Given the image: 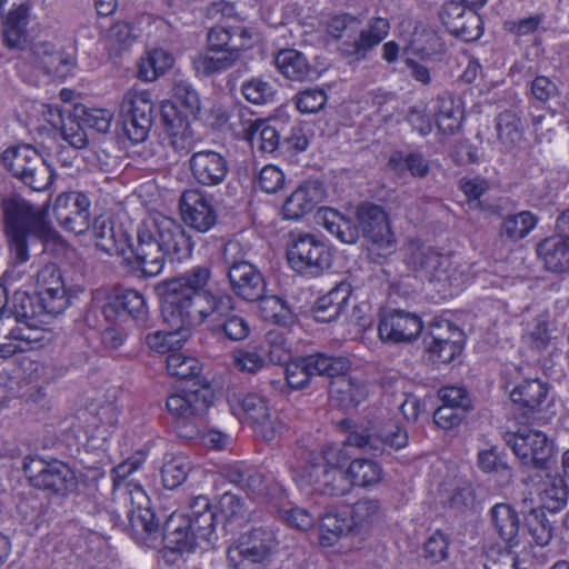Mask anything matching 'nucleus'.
<instances>
[{
  "mask_svg": "<svg viewBox=\"0 0 569 569\" xmlns=\"http://www.w3.org/2000/svg\"><path fill=\"white\" fill-rule=\"evenodd\" d=\"M136 469L134 463L124 462L113 469V501L123 502L132 538L140 545L156 547L162 537L167 547L178 551H192L200 541L211 542L216 529V513L204 512L192 519L177 522L172 515L163 529L150 508V500L141 486L127 481L126 477Z\"/></svg>",
  "mask_w": 569,
  "mask_h": 569,
  "instance_id": "nucleus-1",
  "label": "nucleus"
},
{
  "mask_svg": "<svg viewBox=\"0 0 569 569\" xmlns=\"http://www.w3.org/2000/svg\"><path fill=\"white\" fill-rule=\"evenodd\" d=\"M194 243L184 228L159 212L142 219L136 228L132 254L143 277L161 273L167 260L181 262L192 256Z\"/></svg>",
  "mask_w": 569,
  "mask_h": 569,
  "instance_id": "nucleus-2",
  "label": "nucleus"
},
{
  "mask_svg": "<svg viewBox=\"0 0 569 569\" xmlns=\"http://www.w3.org/2000/svg\"><path fill=\"white\" fill-rule=\"evenodd\" d=\"M4 222V233L13 264H22L29 260V246L47 242L58 238L57 231L47 219L44 207L12 197L1 203Z\"/></svg>",
  "mask_w": 569,
  "mask_h": 569,
  "instance_id": "nucleus-3",
  "label": "nucleus"
},
{
  "mask_svg": "<svg viewBox=\"0 0 569 569\" xmlns=\"http://www.w3.org/2000/svg\"><path fill=\"white\" fill-rule=\"evenodd\" d=\"M258 31L244 24H217L207 33V52L193 59L197 73L211 76L223 72L240 59L241 52L259 42Z\"/></svg>",
  "mask_w": 569,
  "mask_h": 569,
  "instance_id": "nucleus-4",
  "label": "nucleus"
},
{
  "mask_svg": "<svg viewBox=\"0 0 569 569\" xmlns=\"http://www.w3.org/2000/svg\"><path fill=\"white\" fill-rule=\"evenodd\" d=\"M279 549L276 530L260 525L242 532L227 549L230 569H267Z\"/></svg>",
  "mask_w": 569,
  "mask_h": 569,
  "instance_id": "nucleus-5",
  "label": "nucleus"
},
{
  "mask_svg": "<svg viewBox=\"0 0 569 569\" xmlns=\"http://www.w3.org/2000/svg\"><path fill=\"white\" fill-rule=\"evenodd\" d=\"M211 278V269L206 266H197L178 278L162 283L161 316L169 325L178 319L196 299L209 291L207 286Z\"/></svg>",
  "mask_w": 569,
  "mask_h": 569,
  "instance_id": "nucleus-6",
  "label": "nucleus"
},
{
  "mask_svg": "<svg viewBox=\"0 0 569 569\" xmlns=\"http://www.w3.org/2000/svg\"><path fill=\"white\" fill-rule=\"evenodd\" d=\"M29 483L50 496L64 497L77 488V477L66 462L40 456H27L22 463Z\"/></svg>",
  "mask_w": 569,
  "mask_h": 569,
  "instance_id": "nucleus-7",
  "label": "nucleus"
},
{
  "mask_svg": "<svg viewBox=\"0 0 569 569\" xmlns=\"http://www.w3.org/2000/svg\"><path fill=\"white\" fill-rule=\"evenodd\" d=\"M406 250L407 266L427 280L446 282L455 288L463 284V273L452 266L448 256L418 241L409 242Z\"/></svg>",
  "mask_w": 569,
  "mask_h": 569,
  "instance_id": "nucleus-8",
  "label": "nucleus"
},
{
  "mask_svg": "<svg viewBox=\"0 0 569 569\" xmlns=\"http://www.w3.org/2000/svg\"><path fill=\"white\" fill-rule=\"evenodd\" d=\"M2 161L13 177L34 191H42L53 182V171L41 154L31 146L7 149Z\"/></svg>",
  "mask_w": 569,
  "mask_h": 569,
  "instance_id": "nucleus-9",
  "label": "nucleus"
},
{
  "mask_svg": "<svg viewBox=\"0 0 569 569\" xmlns=\"http://www.w3.org/2000/svg\"><path fill=\"white\" fill-rule=\"evenodd\" d=\"M350 361L346 357L316 352L303 357H296L286 363L284 376L293 390L307 388L313 377L335 376L343 369H350Z\"/></svg>",
  "mask_w": 569,
  "mask_h": 569,
  "instance_id": "nucleus-10",
  "label": "nucleus"
},
{
  "mask_svg": "<svg viewBox=\"0 0 569 569\" xmlns=\"http://www.w3.org/2000/svg\"><path fill=\"white\" fill-rule=\"evenodd\" d=\"M153 101L144 90L129 89L122 97L119 118L124 136L133 143L143 142L152 126Z\"/></svg>",
  "mask_w": 569,
  "mask_h": 569,
  "instance_id": "nucleus-11",
  "label": "nucleus"
},
{
  "mask_svg": "<svg viewBox=\"0 0 569 569\" xmlns=\"http://www.w3.org/2000/svg\"><path fill=\"white\" fill-rule=\"evenodd\" d=\"M234 309L236 301L231 295L209 290L199 296L192 306L168 326L174 329H192L206 321L217 326Z\"/></svg>",
  "mask_w": 569,
  "mask_h": 569,
  "instance_id": "nucleus-12",
  "label": "nucleus"
},
{
  "mask_svg": "<svg viewBox=\"0 0 569 569\" xmlns=\"http://www.w3.org/2000/svg\"><path fill=\"white\" fill-rule=\"evenodd\" d=\"M293 481L300 487H310L322 496L343 497L352 490L347 469L321 468V465H298L290 467Z\"/></svg>",
  "mask_w": 569,
  "mask_h": 569,
  "instance_id": "nucleus-13",
  "label": "nucleus"
},
{
  "mask_svg": "<svg viewBox=\"0 0 569 569\" xmlns=\"http://www.w3.org/2000/svg\"><path fill=\"white\" fill-rule=\"evenodd\" d=\"M348 443L372 456L390 455L408 445V432L396 422H387L379 428H361L350 432Z\"/></svg>",
  "mask_w": 569,
  "mask_h": 569,
  "instance_id": "nucleus-14",
  "label": "nucleus"
},
{
  "mask_svg": "<svg viewBox=\"0 0 569 569\" xmlns=\"http://www.w3.org/2000/svg\"><path fill=\"white\" fill-rule=\"evenodd\" d=\"M288 261L297 272L318 277L331 267V253L313 234H300L288 250Z\"/></svg>",
  "mask_w": 569,
  "mask_h": 569,
  "instance_id": "nucleus-15",
  "label": "nucleus"
},
{
  "mask_svg": "<svg viewBox=\"0 0 569 569\" xmlns=\"http://www.w3.org/2000/svg\"><path fill=\"white\" fill-rule=\"evenodd\" d=\"M506 442L521 463L527 467L543 470L552 457V442L541 431L525 430L508 433Z\"/></svg>",
  "mask_w": 569,
  "mask_h": 569,
  "instance_id": "nucleus-16",
  "label": "nucleus"
},
{
  "mask_svg": "<svg viewBox=\"0 0 569 569\" xmlns=\"http://www.w3.org/2000/svg\"><path fill=\"white\" fill-rule=\"evenodd\" d=\"M423 343L435 361L450 363L463 349V332L448 320H437L429 325Z\"/></svg>",
  "mask_w": 569,
  "mask_h": 569,
  "instance_id": "nucleus-17",
  "label": "nucleus"
},
{
  "mask_svg": "<svg viewBox=\"0 0 569 569\" xmlns=\"http://www.w3.org/2000/svg\"><path fill=\"white\" fill-rule=\"evenodd\" d=\"M91 201L79 191L62 192L54 199L53 216L59 226L76 234L84 233L90 227Z\"/></svg>",
  "mask_w": 569,
  "mask_h": 569,
  "instance_id": "nucleus-18",
  "label": "nucleus"
},
{
  "mask_svg": "<svg viewBox=\"0 0 569 569\" xmlns=\"http://www.w3.org/2000/svg\"><path fill=\"white\" fill-rule=\"evenodd\" d=\"M356 216L363 237L378 250L391 252L396 246V238L385 209L371 202H362L358 206Z\"/></svg>",
  "mask_w": 569,
  "mask_h": 569,
  "instance_id": "nucleus-19",
  "label": "nucleus"
},
{
  "mask_svg": "<svg viewBox=\"0 0 569 569\" xmlns=\"http://www.w3.org/2000/svg\"><path fill=\"white\" fill-rule=\"evenodd\" d=\"M100 312L109 322H122L126 317H130L138 327L148 326L149 311L146 299L142 293L137 290H123L109 298L100 307Z\"/></svg>",
  "mask_w": 569,
  "mask_h": 569,
  "instance_id": "nucleus-20",
  "label": "nucleus"
},
{
  "mask_svg": "<svg viewBox=\"0 0 569 569\" xmlns=\"http://www.w3.org/2000/svg\"><path fill=\"white\" fill-rule=\"evenodd\" d=\"M188 167L193 181L202 187L220 186L230 171L227 156L210 149L193 151Z\"/></svg>",
  "mask_w": 569,
  "mask_h": 569,
  "instance_id": "nucleus-21",
  "label": "nucleus"
},
{
  "mask_svg": "<svg viewBox=\"0 0 569 569\" xmlns=\"http://www.w3.org/2000/svg\"><path fill=\"white\" fill-rule=\"evenodd\" d=\"M439 18L446 29L455 37L469 42L482 34L481 17L463 4L450 1L441 7Z\"/></svg>",
  "mask_w": 569,
  "mask_h": 569,
  "instance_id": "nucleus-22",
  "label": "nucleus"
},
{
  "mask_svg": "<svg viewBox=\"0 0 569 569\" xmlns=\"http://www.w3.org/2000/svg\"><path fill=\"white\" fill-rule=\"evenodd\" d=\"M422 328L423 323L418 315L395 309L380 318L378 332L385 342L407 343L418 338Z\"/></svg>",
  "mask_w": 569,
  "mask_h": 569,
  "instance_id": "nucleus-23",
  "label": "nucleus"
},
{
  "mask_svg": "<svg viewBox=\"0 0 569 569\" xmlns=\"http://www.w3.org/2000/svg\"><path fill=\"white\" fill-rule=\"evenodd\" d=\"M180 209L183 222L199 232H207L217 223L211 198L198 189H189L181 194Z\"/></svg>",
  "mask_w": 569,
  "mask_h": 569,
  "instance_id": "nucleus-24",
  "label": "nucleus"
},
{
  "mask_svg": "<svg viewBox=\"0 0 569 569\" xmlns=\"http://www.w3.org/2000/svg\"><path fill=\"white\" fill-rule=\"evenodd\" d=\"M28 59L36 69L59 79L68 77L74 67L70 54L48 41L33 43L28 51Z\"/></svg>",
  "mask_w": 569,
  "mask_h": 569,
  "instance_id": "nucleus-25",
  "label": "nucleus"
},
{
  "mask_svg": "<svg viewBox=\"0 0 569 569\" xmlns=\"http://www.w3.org/2000/svg\"><path fill=\"white\" fill-rule=\"evenodd\" d=\"M390 22L387 18L373 17L360 30L355 40L342 41L339 51L345 57L363 60L368 53L379 46L389 34Z\"/></svg>",
  "mask_w": 569,
  "mask_h": 569,
  "instance_id": "nucleus-26",
  "label": "nucleus"
},
{
  "mask_svg": "<svg viewBox=\"0 0 569 569\" xmlns=\"http://www.w3.org/2000/svg\"><path fill=\"white\" fill-rule=\"evenodd\" d=\"M210 390L208 387L198 389H186L174 393L167 399V409L176 418V421L183 419H200L209 407Z\"/></svg>",
  "mask_w": 569,
  "mask_h": 569,
  "instance_id": "nucleus-27",
  "label": "nucleus"
},
{
  "mask_svg": "<svg viewBox=\"0 0 569 569\" xmlns=\"http://www.w3.org/2000/svg\"><path fill=\"white\" fill-rule=\"evenodd\" d=\"M325 198L323 184L311 180L301 183L284 201L283 218L298 220L311 212Z\"/></svg>",
  "mask_w": 569,
  "mask_h": 569,
  "instance_id": "nucleus-28",
  "label": "nucleus"
},
{
  "mask_svg": "<svg viewBox=\"0 0 569 569\" xmlns=\"http://www.w3.org/2000/svg\"><path fill=\"white\" fill-rule=\"evenodd\" d=\"M232 292L240 299L256 302L263 298L267 282L254 263H244L241 268L227 273Z\"/></svg>",
  "mask_w": 569,
  "mask_h": 569,
  "instance_id": "nucleus-29",
  "label": "nucleus"
},
{
  "mask_svg": "<svg viewBox=\"0 0 569 569\" xmlns=\"http://www.w3.org/2000/svg\"><path fill=\"white\" fill-rule=\"evenodd\" d=\"M349 369H343L330 378V398L341 408H356L368 397V386L365 380L347 375Z\"/></svg>",
  "mask_w": 569,
  "mask_h": 569,
  "instance_id": "nucleus-30",
  "label": "nucleus"
},
{
  "mask_svg": "<svg viewBox=\"0 0 569 569\" xmlns=\"http://www.w3.org/2000/svg\"><path fill=\"white\" fill-rule=\"evenodd\" d=\"M274 63L278 71L290 81H313L319 78L318 69L303 53L295 49L280 50L274 58Z\"/></svg>",
  "mask_w": 569,
  "mask_h": 569,
  "instance_id": "nucleus-31",
  "label": "nucleus"
},
{
  "mask_svg": "<svg viewBox=\"0 0 569 569\" xmlns=\"http://www.w3.org/2000/svg\"><path fill=\"white\" fill-rule=\"evenodd\" d=\"M84 423L88 442L93 448H100L109 439L111 429L118 423L117 408L111 403L101 406L94 413L86 415Z\"/></svg>",
  "mask_w": 569,
  "mask_h": 569,
  "instance_id": "nucleus-32",
  "label": "nucleus"
},
{
  "mask_svg": "<svg viewBox=\"0 0 569 569\" xmlns=\"http://www.w3.org/2000/svg\"><path fill=\"white\" fill-rule=\"evenodd\" d=\"M29 10V3L21 2L9 11L2 22V39L9 49L22 50L27 46Z\"/></svg>",
  "mask_w": 569,
  "mask_h": 569,
  "instance_id": "nucleus-33",
  "label": "nucleus"
},
{
  "mask_svg": "<svg viewBox=\"0 0 569 569\" xmlns=\"http://www.w3.org/2000/svg\"><path fill=\"white\" fill-rule=\"evenodd\" d=\"M351 295V284L341 281L329 292L320 297L312 309L318 322L328 323L336 320L346 308Z\"/></svg>",
  "mask_w": 569,
  "mask_h": 569,
  "instance_id": "nucleus-34",
  "label": "nucleus"
},
{
  "mask_svg": "<svg viewBox=\"0 0 569 569\" xmlns=\"http://www.w3.org/2000/svg\"><path fill=\"white\" fill-rule=\"evenodd\" d=\"M537 253L546 269L562 272L569 268V238L560 234L547 238L537 246Z\"/></svg>",
  "mask_w": 569,
  "mask_h": 569,
  "instance_id": "nucleus-35",
  "label": "nucleus"
},
{
  "mask_svg": "<svg viewBox=\"0 0 569 569\" xmlns=\"http://www.w3.org/2000/svg\"><path fill=\"white\" fill-rule=\"evenodd\" d=\"M548 393L549 385L546 381L539 378L523 379L510 390V399L533 412L546 402Z\"/></svg>",
  "mask_w": 569,
  "mask_h": 569,
  "instance_id": "nucleus-36",
  "label": "nucleus"
},
{
  "mask_svg": "<svg viewBox=\"0 0 569 569\" xmlns=\"http://www.w3.org/2000/svg\"><path fill=\"white\" fill-rule=\"evenodd\" d=\"M491 523L498 536L510 547L519 545L520 520L517 511L508 503H496L490 509Z\"/></svg>",
  "mask_w": 569,
  "mask_h": 569,
  "instance_id": "nucleus-37",
  "label": "nucleus"
},
{
  "mask_svg": "<svg viewBox=\"0 0 569 569\" xmlns=\"http://www.w3.org/2000/svg\"><path fill=\"white\" fill-rule=\"evenodd\" d=\"M228 401L232 413L250 426L271 411L267 400L258 393L233 395Z\"/></svg>",
  "mask_w": 569,
  "mask_h": 569,
  "instance_id": "nucleus-38",
  "label": "nucleus"
},
{
  "mask_svg": "<svg viewBox=\"0 0 569 569\" xmlns=\"http://www.w3.org/2000/svg\"><path fill=\"white\" fill-rule=\"evenodd\" d=\"M381 517L382 506L377 498H360L351 507V525L357 533H368Z\"/></svg>",
  "mask_w": 569,
  "mask_h": 569,
  "instance_id": "nucleus-39",
  "label": "nucleus"
},
{
  "mask_svg": "<svg viewBox=\"0 0 569 569\" xmlns=\"http://www.w3.org/2000/svg\"><path fill=\"white\" fill-rule=\"evenodd\" d=\"M322 226L343 243H356L359 239L360 230L350 218L339 213L335 209L325 208L319 212Z\"/></svg>",
  "mask_w": 569,
  "mask_h": 569,
  "instance_id": "nucleus-40",
  "label": "nucleus"
},
{
  "mask_svg": "<svg viewBox=\"0 0 569 569\" xmlns=\"http://www.w3.org/2000/svg\"><path fill=\"white\" fill-rule=\"evenodd\" d=\"M347 447H353L348 443L347 439L341 445H326L319 452L308 451L303 453L302 465L317 463L321 468H339L345 470V466L350 459Z\"/></svg>",
  "mask_w": 569,
  "mask_h": 569,
  "instance_id": "nucleus-41",
  "label": "nucleus"
},
{
  "mask_svg": "<svg viewBox=\"0 0 569 569\" xmlns=\"http://www.w3.org/2000/svg\"><path fill=\"white\" fill-rule=\"evenodd\" d=\"M435 112L437 128L445 136H452L461 128L462 113L451 96H439Z\"/></svg>",
  "mask_w": 569,
  "mask_h": 569,
  "instance_id": "nucleus-42",
  "label": "nucleus"
},
{
  "mask_svg": "<svg viewBox=\"0 0 569 569\" xmlns=\"http://www.w3.org/2000/svg\"><path fill=\"white\" fill-rule=\"evenodd\" d=\"M9 313L14 317L19 325H24L23 328H28L30 332H33V329H36L40 322L38 318L43 312L38 298L34 300V298L27 292L17 291L12 299V310Z\"/></svg>",
  "mask_w": 569,
  "mask_h": 569,
  "instance_id": "nucleus-43",
  "label": "nucleus"
},
{
  "mask_svg": "<svg viewBox=\"0 0 569 569\" xmlns=\"http://www.w3.org/2000/svg\"><path fill=\"white\" fill-rule=\"evenodd\" d=\"M253 256V244L243 234L228 240L222 248V261L227 268V273L241 268L244 263H253L251 261Z\"/></svg>",
  "mask_w": 569,
  "mask_h": 569,
  "instance_id": "nucleus-44",
  "label": "nucleus"
},
{
  "mask_svg": "<svg viewBox=\"0 0 569 569\" xmlns=\"http://www.w3.org/2000/svg\"><path fill=\"white\" fill-rule=\"evenodd\" d=\"M246 139L252 147L263 153H273L280 147V134L278 130L261 119L256 120L248 127L246 130Z\"/></svg>",
  "mask_w": 569,
  "mask_h": 569,
  "instance_id": "nucleus-45",
  "label": "nucleus"
},
{
  "mask_svg": "<svg viewBox=\"0 0 569 569\" xmlns=\"http://www.w3.org/2000/svg\"><path fill=\"white\" fill-rule=\"evenodd\" d=\"M241 489L249 495L264 497L270 500L286 496V490L280 483L272 480L268 481L261 472L252 468L248 469Z\"/></svg>",
  "mask_w": 569,
  "mask_h": 569,
  "instance_id": "nucleus-46",
  "label": "nucleus"
},
{
  "mask_svg": "<svg viewBox=\"0 0 569 569\" xmlns=\"http://www.w3.org/2000/svg\"><path fill=\"white\" fill-rule=\"evenodd\" d=\"M171 331L156 330L144 337L147 346L157 353H171L180 349L191 329H174Z\"/></svg>",
  "mask_w": 569,
  "mask_h": 569,
  "instance_id": "nucleus-47",
  "label": "nucleus"
},
{
  "mask_svg": "<svg viewBox=\"0 0 569 569\" xmlns=\"http://www.w3.org/2000/svg\"><path fill=\"white\" fill-rule=\"evenodd\" d=\"M538 218L530 211H521L503 218L500 226V236L509 241H518L526 238L536 227Z\"/></svg>",
  "mask_w": 569,
  "mask_h": 569,
  "instance_id": "nucleus-48",
  "label": "nucleus"
},
{
  "mask_svg": "<svg viewBox=\"0 0 569 569\" xmlns=\"http://www.w3.org/2000/svg\"><path fill=\"white\" fill-rule=\"evenodd\" d=\"M541 508L550 512L561 511L568 502V490L563 477L548 476L545 488L540 492Z\"/></svg>",
  "mask_w": 569,
  "mask_h": 569,
  "instance_id": "nucleus-49",
  "label": "nucleus"
},
{
  "mask_svg": "<svg viewBox=\"0 0 569 569\" xmlns=\"http://www.w3.org/2000/svg\"><path fill=\"white\" fill-rule=\"evenodd\" d=\"M347 473L352 482V487H371L382 479L380 465L370 459L352 460L347 469Z\"/></svg>",
  "mask_w": 569,
  "mask_h": 569,
  "instance_id": "nucleus-50",
  "label": "nucleus"
},
{
  "mask_svg": "<svg viewBox=\"0 0 569 569\" xmlns=\"http://www.w3.org/2000/svg\"><path fill=\"white\" fill-rule=\"evenodd\" d=\"M173 63L170 53L162 49H154L141 58L138 77L144 81H153L163 74Z\"/></svg>",
  "mask_w": 569,
  "mask_h": 569,
  "instance_id": "nucleus-51",
  "label": "nucleus"
},
{
  "mask_svg": "<svg viewBox=\"0 0 569 569\" xmlns=\"http://www.w3.org/2000/svg\"><path fill=\"white\" fill-rule=\"evenodd\" d=\"M496 128L500 141L508 147H515L522 139L523 127L515 110L500 112L496 119Z\"/></svg>",
  "mask_w": 569,
  "mask_h": 569,
  "instance_id": "nucleus-52",
  "label": "nucleus"
},
{
  "mask_svg": "<svg viewBox=\"0 0 569 569\" xmlns=\"http://www.w3.org/2000/svg\"><path fill=\"white\" fill-rule=\"evenodd\" d=\"M525 526L535 543L540 547L549 545L553 537L552 523L542 508H532L525 518Z\"/></svg>",
  "mask_w": 569,
  "mask_h": 569,
  "instance_id": "nucleus-53",
  "label": "nucleus"
},
{
  "mask_svg": "<svg viewBox=\"0 0 569 569\" xmlns=\"http://www.w3.org/2000/svg\"><path fill=\"white\" fill-rule=\"evenodd\" d=\"M241 94L252 104H268L274 101L277 90L274 86L262 77H252L242 82Z\"/></svg>",
  "mask_w": 569,
  "mask_h": 569,
  "instance_id": "nucleus-54",
  "label": "nucleus"
},
{
  "mask_svg": "<svg viewBox=\"0 0 569 569\" xmlns=\"http://www.w3.org/2000/svg\"><path fill=\"white\" fill-rule=\"evenodd\" d=\"M191 461L186 456H173L167 459L161 469L162 483L167 489L181 486L191 471Z\"/></svg>",
  "mask_w": 569,
  "mask_h": 569,
  "instance_id": "nucleus-55",
  "label": "nucleus"
},
{
  "mask_svg": "<svg viewBox=\"0 0 569 569\" xmlns=\"http://www.w3.org/2000/svg\"><path fill=\"white\" fill-rule=\"evenodd\" d=\"M218 506L224 523L236 522L241 525L251 519L250 511L244 500L232 492L227 491L221 495Z\"/></svg>",
  "mask_w": 569,
  "mask_h": 569,
  "instance_id": "nucleus-56",
  "label": "nucleus"
},
{
  "mask_svg": "<svg viewBox=\"0 0 569 569\" xmlns=\"http://www.w3.org/2000/svg\"><path fill=\"white\" fill-rule=\"evenodd\" d=\"M260 312L264 320L272 321L280 326L292 322L293 315L288 303L278 296H266L259 299Z\"/></svg>",
  "mask_w": 569,
  "mask_h": 569,
  "instance_id": "nucleus-57",
  "label": "nucleus"
},
{
  "mask_svg": "<svg viewBox=\"0 0 569 569\" xmlns=\"http://www.w3.org/2000/svg\"><path fill=\"white\" fill-rule=\"evenodd\" d=\"M166 366L168 373L179 379L196 378L201 371V363L197 358L178 350L168 355Z\"/></svg>",
  "mask_w": 569,
  "mask_h": 569,
  "instance_id": "nucleus-58",
  "label": "nucleus"
},
{
  "mask_svg": "<svg viewBox=\"0 0 569 569\" xmlns=\"http://www.w3.org/2000/svg\"><path fill=\"white\" fill-rule=\"evenodd\" d=\"M173 104H163L162 106V119L164 124L171 130V146L172 148L180 153L181 156L188 154L194 150L196 140L193 139L191 132L188 129V126L181 131H174V120L170 119V112H174Z\"/></svg>",
  "mask_w": 569,
  "mask_h": 569,
  "instance_id": "nucleus-59",
  "label": "nucleus"
},
{
  "mask_svg": "<svg viewBox=\"0 0 569 569\" xmlns=\"http://www.w3.org/2000/svg\"><path fill=\"white\" fill-rule=\"evenodd\" d=\"M211 328L213 332L223 333L226 338L232 341H242L250 333V326L247 319L233 312Z\"/></svg>",
  "mask_w": 569,
  "mask_h": 569,
  "instance_id": "nucleus-60",
  "label": "nucleus"
},
{
  "mask_svg": "<svg viewBox=\"0 0 569 569\" xmlns=\"http://www.w3.org/2000/svg\"><path fill=\"white\" fill-rule=\"evenodd\" d=\"M320 529L321 538L328 545H332L342 535L355 531L346 516L333 512H328L321 518Z\"/></svg>",
  "mask_w": 569,
  "mask_h": 569,
  "instance_id": "nucleus-61",
  "label": "nucleus"
},
{
  "mask_svg": "<svg viewBox=\"0 0 569 569\" xmlns=\"http://www.w3.org/2000/svg\"><path fill=\"white\" fill-rule=\"evenodd\" d=\"M77 118L87 127L106 133L111 127L113 113L108 109L77 108Z\"/></svg>",
  "mask_w": 569,
  "mask_h": 569,
  "instance_id": "nucleus-62",
  "label": "nucleus"
},
{
  "mask_svg": "<svg viewBox=\"0 0 569 569\" xmlns=\"http://www.w3.org/2000/svg\"><path fill=\"white\" fill-rule=\"evenodd\" d=\"M269 360L274 363H287L290 360V343L280 330H270L266 335Z\"/></svg>",
  "mask_w": 569,
  "mask_h": 569,
  "instance_id": "nucleus-63",
  "label": "nucleus"
},
{
  "mask_svg": "<svg viewBox=\"0 0 569 569\" xmlns=\"http://www.w3.org/2000/svg\"><path fill=\"white\" fill-rule=\"evenodd\" d=\"M556 331V329L550 327L545 317H537L528 333L531 348L539 351L547 349L557 339Z\"/></svg>",
  "mask_w": 569,
  "mask_h": 569,
  "instance_id": "nucleus-64",
  "label": "nucleus"
}]
</instances>
